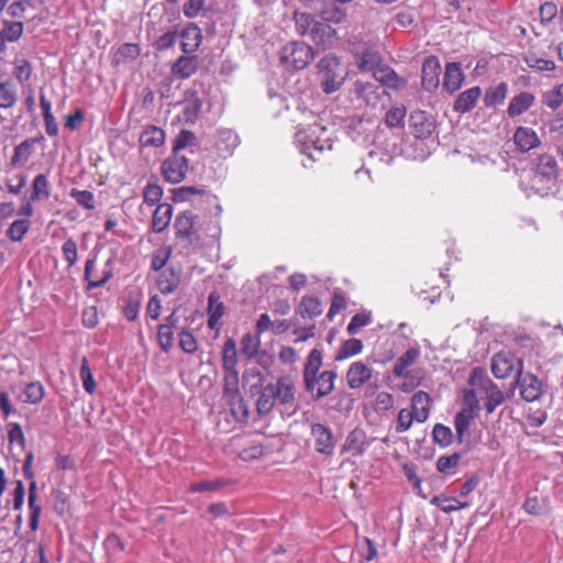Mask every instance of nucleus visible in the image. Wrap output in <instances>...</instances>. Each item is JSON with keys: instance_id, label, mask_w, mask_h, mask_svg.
<instances>
[{"instance_id": "nucleus-1", "label": "nucleus", "mask_w": 563, "mask_h": 563, "mask_svg": "<svg viewBox=\"0 0 563 563\" xmlns=\"http://www.w3.org/2000/svg\"><path fill=\"white\" fill-rule=\"evenodd\" d=\"M322 365V353L318 349H313L307 356L303 366V384L305 389L311 395L313 400H320L329 396L334 390V382L338 373L332 369L320 372Z\"/></svg>"}, {"instance_id": "nucleus-2", "label": "nucleus", "mask_w": 563, "mask_h": 563, "mask_svg": "<svg viewBox=\"0 0 563 563\" xmlns=\"http://www.w3.org/2000/svg\"><path fill=\"white\" fill-rule=\"evenodd\" d=\"M173 199L176 202L188 200L195 205L206 203L212 219H210L206 227L202 225V240L205 238L217 240L220 236L221 228L219 219L222 208L216 195L206 190L203 187L183 186L173 190Z\"/></svg>"}, {"instance_id": "nucleus-3", "label": "nucleus", "mask_w": 563, "mask_h": 563, "mask_svg": "<svg viewBox=\"0 0 563 563\" xmlns=\"http://www.w3.org/2000/svg\"><path fill=\"white\" fill-rule=\"evenodd\" d=\"M317 68L320 88L327 95L338 91L349 75L346 66L333 54L323 56L318 62Z\"/></svg>"}, {"instance_id": "nucleus-4", "label": "nucleus", "mask_w": 563, "mask_h": 563, "mask_svg": "<svg viewBox=\"0 0 563 563\" xmlns=\"http://www.w3.org/2000/svg\"><path fill=\"white\" fill-rule=\"evenodd\" d=\"M327 134V129L320 124L310 125L308 131H299L296 135L300 144V152L311 162L319 159V155L325 150L332 148V143Z\"/></svg>"}, {"instance_id": "nucleus-5", "label": "nucleus", "mask_w": 563, "mask_h": 563, "mask_svg": "<svg viewBox=\"0 0 563 563\" xmlns=\"http://www.w3.org/2000/svg\"><path fill=\"white\" fill-rule=\"evenodd\" d=\"M313 56V48L302 41L289 42L280 51L282 64L296 70L306 68Z\"/></svg>"}, {"instance_id": "nucleus-6", "label": "nucleus", "mask_w": 563, "mask_h": 563, "mask_svg": "<svg viewBox=\"0 0 563 563\" xmlns=\"http://www.w3.org/2000/svg\"><path fill=\"white\" fill-rule=\"evenodd\" d=\"M175 235L178 240L190 245H198L202 242V224L198 223L191 211H183L177 214L174 223Z\"/></svg>"}, {"instance_id": "nucleus-7", "label": "nucleus", "mask_w": 563, "mask_h": 563, "mask_svg": "<svg viewBox=\"0 0 563 563\" xmlns=\"http://www.w3.org/2000/svg\"><path fill=\"white\" fill-rule=\"evenodd\" d=\"M189 161L180 153H173L162 162L161 174L165 181L169 184L181 183L188 173Z\"/></svg>"}, {"instance_id": "nucleus-8", "label": "nucleus", "mask_w": 563, "mask_h": 563, "mask_svg": "<svg viewBox=\"0 0 563 563\" xmlns=\"http://www.w3.org/2000/svg\"><path fill=\"white\" fill-rule=\"evenodd\" d=\"M519 364L516 383L520 388L522 399L528 402L539 400L544 393L542 382L532 373H523L522 361Z\"/></svg>"}, {"instance_id": "nucleus-9", "label": "nucleus", "mask_w": 563, "mask_h": 563, "mask_svg": "<svg viewBox=\"0 0 563 563\" xmlns=\"http://www.w3.org/2000/svg\"><path fill=\"white\" fill-rule=\"evenodd\" d=\"M559 176V165L556 158L550 154H541L534 159L533 181L554 185Z\"/></svg>"}, {"instance_id": "nucleus-10", "label": "nucleus", "mask_w": 563, "mask_h": 563, "mask_svg": "<svg viewBox=\"0 0 563 563\" xmlns=\"http://www.w3.org/2000/svg\"><path fill=\"white\" fill-rule=\"evenodd\" d=\"M352 92L368 107H376L385 90L375 80L357 79L353 82Z\"/></svg>"}, {"instance_id": "nucleus-11", "label": "nucleus", "mask_w": 563, "mask_h": 563, "mask_svg": "<svg viewBox=\"0 0 563 563\" xmlns=\"http://www.w3.org/2000/svg\"><path fill=\"white\" fill-rule=\"evenodd\" d=\"M311 435L313 437L314 449L318 453L324 455L333 454L335 441L330 428L322 423H313L311 426Z\"/></svg>"}, {"instance_id": "nucleus-12", "label": "nucleus", "mask_w": 563, "mask_h": 563, "mask_svg": "<svg viewBox=\"0 0 563 563\" xmlns=\"http://www.w3.org/2000/svg\"><path fill=\"white\" fill-rule=\"evenodd\" d=\"M409 129L415 137L424 140L431 136L434 121L424 111H412L409 117Z\"/></svg>"}, {"instance_id": "nucleus-13", "label": "nucleus", "mask_w": 563, "mask_h": 563, "mask_svg": "<svg viewBox=\"0 0 563 563\" xmlns=\"http://www.w3.org/2000/svg\"><path fill=\"white\" fill-rule=\"evenodd\" d=\"M441 65L437 56L430 55L426 57L421 68V84L423 89L432 91L440 84Z\"/></svg>"}, {"instance_id": "nucleus-14", "label": "nucleus", "mask_w": 563, "mask_h": 563, "mask_svg": "<svg viewBox=\"0 0 563 563\" xmlns=\"http://www.w3.org/2000/svg\"><path fill=\"white\" fill-rule=\"evenodd\" d=\"M366 432L361 428H355L349 432L342 450L350 453L352 456H362L371 444Z\"/></svg>"}, {"instance_id": "nucleus-15", "label": "nucleus", "mask_w": 563, "mask_h": 563, "mask_svg": "<svg viewBox=\"0 0 563 563\" xmlns=\"http://www.w3.org/2000/svg\"><path fill=\"white\" fill-rule=\"evenodd\" d=\"M479 411L471 408H461L454 416L455 435L459 443H465L470 434L471 424L475 421Z\"/></svg>"}, {"instance_id": "nucleus-16", "label": "nucleus", "mask_w": 563, "mask_h": 563, "mask_svg": "<svg viewBox=\"0 0 563 563\" xmlns=\"http://www.w3.org/2000/svg\"><path fill=\"white\" fill-rule=\"evenodd\" d=\"M240 144L239 135L231 129H219L214 139V147L221 157L231 156Z\"/></svg>"}, {"instance_id": "nucleus-17", "label": "nucleus", "mask_w": 563, "mask_h": 563, "mask_svg": "<svg viewBox=\"0 0 563 563\" xmlns=\"http://www.w3.org/2000/svg\"><path fill=\"white\" fill-rule=\"evenodd\" d=\"M373 375V369L362 361L353 362L346 371V384L351 389L361 388Z\"/></svg>"}, {"instance_id": "nucleus-18", "label": "nucleus", "mask_w": 563, "mask_h": 563, "mask_svg": "<svg viewBox=\"0 0 563 563\" xmlns=\"http://www.w3.org/2000/svg\"><path fill=\"white\" fill-rule=\"evenodd\" d=\"M309 37L316 45L331 47L338 40V34L335 29L330 24L322 20H317L316 23H313Z\"/></svg>"}, {"instance_id": "nucleus-19", "label": "nucleus", "mask_w": 563, "mask_h": 563, "mask_svg": "<svg viewBox=\"0 0 563 563\" xmlns=\"http://www.w3.org/2000/svg\"><path fill=\"white\" fill-rule=\"evenodd\" d=\"M180 47L184 54L195 53L202 42V33L200 27L191 22L188 23L179 34Z\"/></svg>"}, {"instance_id": "nucleus-20", "label": "nucleus", "mask_w": 563, "mask_h": 563, "mask_svg": "<svg viewBox=\"0 0 563 563\" xmlns=\"http://www.w3.org/2000/svg\"><path fill=\"white\" fill-rule=\"evenodd\" d=\"M199 59L197 55L184 54L172 65V74L178 79H187L198 70Z\"/></svg>"}, {"instance_id": "nucleus-21", "label": "nucleus", "mask_w": 563, "mask_h": 563, "mask_svg": "<svg viewBox=\"0 0 563 563\" xmlns=\"http://www.w3.org/2000/svg\"><path fill=\"white\" fill-rule=\"evenodd\" d=\"M43 139V135H40L37 137H29L22 141L20 144H18L14 147L13 155L11 156L10 166L15 168L26 164L33 155L34 145L41 142Z\"/></svg>"}, {"instance_id": "nucleus-22", "label": "nucleus", "mask_w": 563, "mask_h": 563, "mask_svg": "<svg viewBox=\"0 0 563 563\" xmlns=\"http://www.w3.org/2000/svg\"><path fill=\"white\" fill-rule=\"evenodd\" d=\"M318 16L325 23H342L346 19V10L334 2L321 1L320 7L314 8Z\"/></svg>"}, {"instance_id": "nucleus-23", "label": "nucleus", "mask_w": 563, "mask_h": 563, "mask_svg": "<svg viewBox=\"0 0 563 563\" xmlns=\"http://www.w3.org/2000/svg\"><path fill=\"white\" fill-rule=\"evenodd\" d=\"M482 95L478 86L462 91L453 103V110L457 113H467L473 110Z\"/></svg>"}, {"instance_id": "nucleus-24", "label": "nucleus", "mask_w": 563, "mask_h": 563, "mask_svg": "<svg viewBox=\"0 0 563 563\" xmlns=\"http://www.w3.org/2000/svg\"><path fill=\"white\" fill-rule=\"evenodd\" d=\"M514 142L518 151L527 153L540 145V139L531 128L519 126L514 134Z\"/></svg>"}, {"instance_id": "nucleus-25", "label": "nucleus", "mask_w": 563, "mask_h": 563, "mask_svg": "<svg viewBox=\"0 0 563 563\" xmlns=\"http://www.w3.org/2000/svg\"><path fill=\"white\" fill-rule=\"evenodd\" d=\"M276 400L285 407H292L295 405L296 387L289 377H280L274 384Z\"/></svg>"}, {"instance_id": "nucleus-26", "label": "nucleus", "mask_w": 563, "mask_h": 563, "mask_svg": "<svg viewBox=\"0 0 563 563\" xmlns=\"http://www.w3.org/2000/svg\"><path fill=\"white\" fill-rule=\"evenodd\" d=\"M180 278V269L168 267L158 276L157 287L163 295H170L179 287Z\"/></svg>"}, {"instance_id": "nucleus-27", "label": "nucleus", "mask_w": 563, "mask_h": 563, "mask_svg": "<svg viewBox=\"0 0 563 563\" xmlns=\"http://www.w3.org/2000/svg\"><path fill=\"white\" fill-rule=\"evenodd\" d=\"M225 313V306L220 300L217 291H211L208 296V327L210 329H219L220 319Z\"/></svg>"}, {"instance_id": "nucleus-28", "label": "nucleus", "mask_w": 563, "mask_h": 563, "mask_svg": "<svg viewBox=\"0 0 563 563\" xmlns=\"http://www.w3.org/2000/svg\"><path fill=\"white\" fill-rule=\"evenodd\" d=\"M464 80V74L459 63H449L445 66V73L443 76V88L453 93L460 89Z\"/></svg>"}, {"instance_id": "nucleus-29", "label": "nucleus", "mask_w": 563, "mask_h": 563, "mask_svg": "<svg viewBox=\"0 0 563 563\" xmlns=\"http://www.w3.org/2000/svg\"><path fill=\"white\" fill-rule=\"evenodd\" d=\"M166 139L165 131L156 125H147L141 132L139 143L141 147H161Z\"/></svg>"}, {"instance_id": "nucleus-30", "label": "nucleus", "mask_w": 563, "mask_h": 563, "mask_svg": "<svg viewBox=\"0 0 563 563\" xmlns=\"http://www.w3.org/2000/svg\"><path fill=\"white\" fill-rule=\"evenodd\" d=\"M534 100V96L528 91H522L516 95L515 97L511 98L508 104V115L515 118L525 113L533 104Z\"/></svg>"}, {"instance_id": "nucleus-31", "label": "nucleus", "mask_w": 563, "mask_h": 563, "mask_svg": "<svg viewBox=\"0 0 563 563\" xmlns=\"http://www.w3.org/2000/svg\"><path fill=\"white\" fill-rule=\"evenodd\" d=\"M276 394L274 389V384H267L263 386L260 391V396L256 401V411L260 416L268 415L275 404H276Z\"/></svg>"}, {"instance_id": "nucleus-32", "label": "nucleus", "mask_w": 563, "mask_h": 563, "mask_svg": "<svg viewBox=\"0 0 563 563\" xmlns=\"http://www.w3.org/2000/svg\"><path fill=\"white\" fill-rule=\"evenodd\" d=\"M427 419L428 413L424 409H421L418 412H412L411 410L404 408L398 413L395 430L397 433H402L410 429L413 420L418 422H424Z\"/></svg>"}, {"instance_id": "nucleus-33", "label": "nucleus", "mask_w": 563, "mask_h": 563, "mask_svg": "<svg viewBox=\"0 0 563 563\" xmlns=\"http://www.w3.org/2000/svg\"><path fill=\"white\" fill-rule=\"evenodd\" d=\"M173 207L169 203H159L152 217V230L156 233L163 232L170 223Z\"/></svg>"}, {"instance_id": "nucleus-34", "label": "nucleus", "mask_w": 563, "mask_h": 563, "mask_svg": "<svg viewBox=\"0 0 563 563\" xmlns=\"http://www.w3.org/2000/svg\"><path fill=\"white\" fill-rule=\"evenodd\" d=\"M430 503L446 514L466 508L470 505L467 500L455 498L453 495H433Z\"/></svg>"}, {"instance_id": "nucleus-35", "label": "nucleus", "mask_w": 563, "mask_h": 563, "mask_svg": "<svg viewBox=\"0 0 563 563\" xmlns=\"http://www.w3.org/2000/svg\"><path fill=\"white\" fill-rule=\"evenodd\" d=\"M514 367V358L510 354L497 353L492 360V372L496 378L507 377Z\"/></svg>"}, {"instance_id": "nucleus-36", "label": "nucleus", "mask_w": 563, "mask_h": 563, "mask_svg": "<svg viewBox=\"0 0 563 563\" xmlns=\"http://www.w3.org/2000/svg\"><path fill=\"white\" fill-rule=\"evenodd\" d=\"M296 311L303 319H314L322 313V305L317 297L303 296Z\"/></svg>"}, {"instance_id": "nucleus-37", "label": "nucleus", "mask_w": 563, "mask_h": 563, "mask_svg": "<svg viewBox=\"0 0 563 563\" xmlns=\"http://www.w3.org/2000/svg\"><path fill=\"white\" fill-rule=\"evenodd\" d=\"M374 80L391 89H398L405 85V79L389 67L374 70Z\"/></svg>"}, {"instance_id": "nucleus-38", "label": "nucleus", "mask_w": 563, "mask_h": 563, "mask_svg": "<svg viewBox=\"0 0 563 563\" xmlns=\"http://www.w3.org/2000/svg\"><path fill=\"white\" fill-rule=\"evenodd\" d=\"M508 93V85L506 82H499L494 87H489L484 96V104L487 108H492L504 103Z\"/></svg>"}, {"instance_id": "nucleus-39", "label": "nucleus", "mask_w": 563, "mask_h": 563, "mask_svg": "<svg viewBox=\"0 0 563 563\" xmlns=\"http://www.w3.org/2000/svg\"><path fill=\"white\" fill-rule=\"evenodd\" d=\"M468 384L478 391H486L496 384L487 376L483 367H474L468 377Z\"/></svg>"}, {"instance_id": "nucleus-40", "label": "nucleus", "mask_w": 563, "mask_h": 563, "mask_svg": "<svg viewBox=\"0 0 563 563\" xmlns=\"http://www.w3.org/2000/svg\"><path fill=\"white\" fill-rule=\"evenodd\" d=\"M51 196L49 191V183L47 176L45 174H38L34 177L32 181V192L30 200L31 201H40L46 200Z\"/></svg>"}, {"instance_id": "nucleus-41", "label": "nucleus", "mask_w": 563, "mask_h": 563, "mask_svg": "<svg viewBox=\"0 0 563 563\" xmlns=\"http://www.w3.org/2000/svg\"><path fill=\"white\" fill-rule=\"evenodd\" d=\"M18 101V92L13 82H0V109H11Z\"/></svg>"}, {"instance_id": "nucleus-42", "label": "nucleus", "mask_w": 563, "mask_h": 563, "mask_svg": "<svg viewBox=\"0 0 563 563\" xmlns=\"http://www.w3.org/2000/svg\"><path fill=\"white\" fill-rule=\"evenodd\" d=\"M363 350V342L360 339H349L342 342L340 345L334 360L335 361H343L345 358L352 357L354 355H357Z\"/></svg>"}, {"instance_id": "nucleus-43", "label": "nucleus", "mask_w": 563, "mask_h": 563, "mask_svg": "<svg viewBox=\"0 0 563 563\" xmlns=\"http://www.w3.org/2000/svg\"><path fill=\"white\" fill-rule=\"evenodd\" d=\"M407 109L405 106H393L385 113L384 122L389 129H399L405 126Z\"/></svg>"}, {"instance_id": "nucleus-44", "label": "nucleus", "mask_w": 563, "mask_h": 563, "mask_svg": "<svg viewBox=\"0 0 563 563\" xmlns=\"http://www.w3.org/2000/svg\"><path fill=\"white\" fill-rule=\"evenodd\" d=\"M294 21L297 33L301 36H309L317 19L311 13L295 11Z\"/></svg>"}, {"instance_id": "nucleus-45", "label": "nucleus", "mask_w": 563, "mask_h": 563, "mask_svg": "<svg viewBox=\"0 0 563 563\" xmlns=\"http://www.w3.org/2000/svg\"><path fill=\"white\" fill-rule=\"evenodd\" d=\"M198 140L194 132L183 129L173 141L172 152L180 153L187 147H197Z\"/></svg>"}, {"instance_id": "nucleus-46", "label": "nucleus", "mask_w": 563, "mask_h": 563, "mask_svg": "<svg viewBox=\"0 0 563 563\" xmlns=\"http://www.w3.org/2000/svg\"><path fill=\"white\" fill-rule=\"evenodd\" d=\"M24 24L21 21L3 20L0 34L7 42H16L21 38Z\"/></svg>"}, {"instance_id": "nucleus-47", "label": "nucleus", "mask_w": 563, "mask_h": 563, "mask_svg": "<svg viewBox=\"0 0 563 563\" xmlns=\"http://www.w3.org/2000/svg\"><path fill=\"white\" fill-rule=\"evenodd\" d=\"M236 344L232 338H228L222 347V367L224 371L236 369Z\"/></svg>"}, {"instance_id": "nucleus-48", "label": "nucleus", "mask_w": 563, "mask_h": 563, "mask_svg": "<svg viewBox=\"0 0 563 563\" xmlns=\"http://www.w3.org/2000/svg\"><path fill=\"white\" fill-rule=\"evenodd\" d=\"M523 62L536 71H552L555 69V63L551 59L539 57L536 53H527L523 55Z\"/></svg>"}, {"instance_id": "nucleus-49", "label": "nucleus", "mask_w": 563, "mask_h": 563, "mask_svg": "<svg viewBox=\"0 0 563 563\" xmlns=\"http://www.w3.org/2000/svg\"><path fill=\"white\" fill-rule=\"evenodd\" d=\"M523 508L528 514L541 515L549 509V498L547 495L528 497L523 504Z\"/></svg>"}, {"instance_id": "nucleus-50", "label": "nucleus", "mask_w": 563, "mask_h": 563, "mask_svg": "<svg viewBox=\"0 0 563 563\" xmlns=\"http://www.w3.org/2000/svg\"><path fill=\"white\" fill-rule=\"evenodd\" d=\"M141 49L137 44L124 43L117 49L113 60L115 64L133 60L139 57Z\"/></svg>"}, {"instance_id": "nucleus-51", "label": "nucleus", "mask_w": 563, "mask_h": 563, "mask_svg": "<svg viewBox=\"0 0 563 563\" xmlns=\"http://www.w3.org/2000/svg\"><path fill=\"white\" fill-rule=\"evenodd\" d=\"M230 410L234 419L239 422H247L249 408L241 395H233L230 400Z\"/></svg>"}, {"instance_id": "nucleus-52", "label": "nucleus", "mask_w": 563, "mask_h": 563, "mask_svg": "<svg viewBox=\"0 0 563 563\" xmlns=\"http://www.w3.org/2000/svg\"><path fill=\"white\" fill-rule=\"evenodd\" d=\"M455 437L456 435L452 432V430L442 423H437L433 427V430H432L433 441H434V443L439 444L442 448H446V446L451 445L453 443Z\"/></svg>"}, {"instance_id": "nucleus-53", "label": "nucleus", "mask_w": 563, "mask_h": 563, "mask_svg": "<svg viewBox=\"0 0 563 563\" xmlns=\"http://www.w3.org/2000/svg\"><path fill=\"white\" fill-rule=\"evenodd\" d=\"M225 485L223 478L201 479L190 485V493L216 492L223 489Z\"/></svg>"}, {"instance_id": "nucleus-54", "label": "nucleus", "mask_w": 563, "mask_h": 563, "mask_svg": "<svg viewBox=\"0 0 563 563\" xmlns=\"http://www.w3.org/2000/svg\"><path fill=\"white\" fill-rule=\"evenodd\" d=\"M30 229V221L26 219H19L13 221L7 230L8 238L13 242H20Z\"/></svg>"}, {"instance_id": "nucleus-55", "label": "nucleus", "mask_w": 563, "mask_h": 563, "mask_svg": "<svg viewBox=\"0 0 563 563\" xmlns=\"http://www.w3.org/2000/svg\"><path fill=\"white\" fill-rule=\"evenodd\" d=\"M486 394V402L484 405L487 413H493L494 410L505 401L504 393L498 388L497 385L493 386Z\"/></svg>"}, {"instance_id": "nucleus-56", "label": "nucleus", "mask_w": 563, "mask_h": 563, "mask_svg": "<svg viewBox=\"0 0 563 563\" xmlns=\"http://www.w3.org/2000/svg\"><path fill=\"white\" fill-rule=\"evenodd\" d=\"M69 196L76 200V202L85 208L86 210H92L96 207V199L93 192L89 190H80L73 188Z\"/></svg>"}, {"instance_id": "nucleus-57", "label": "nucleus", "mask_w": 563, "mask_h": 563, "mask_svg": "<svg viewBox=\"0 0 563 563\" xmlns=\"http://www.w3.org/2000/svg\"><path fill=\"white\" fill-rule=\"evenodd\" d=\"M380 56L377 52L366 49L364 51L357 59V67L362 71L374 70L375 67L379 64Z\"/></svg>"}, {"instance_id": "nucleus-58", "label": "nucleus", "mask_w": 563, "mask_h": 563, "mask_svg": "<svg viewBox=\"0 0 563 563\" xmlns=\"http://www.w3.org/2000/svg\"><path fill=\"white\" fill-rule=\"evenodd\" d=\"M24 402L38 404L44 397V386L40 382H32L24 388Z\"/></svg>"}, {"instance_id": "nucleus-59", "label": "nucleus", "mask_w": 563, "mask_h": 563, "mask_svg": "<svg viewBox=\"0 0 563 563\" xmlns=\"http://www.w3.org/2000/svg\"><path fill=\"white\" fill-rule=\"evenodd\" d=\"M543 103L552 110L559 109L563 104V84L547 91L543 95Z\"/></svg>"}, {"instance_id": "nucleus-60", "label": "nucleus", "mask_w": 563, "mask_h": 563, "mask_svg": "<svg viewBox=\"0 0 563 563\" xmlns=\"http://www.w3.org/2000/svg\"><path fill=\"white\" fill-rule=\"evenodd\" d=\"M80 379L82 380V387L88 394H93L96 389V383L89 367V363L87 357H82L80 371H79Z\"/></svg>"}, {"instance_id": "nucleus-61", "label": "nucleus", "mask_w": 563, "mask_h": 563, "mask_svg": "<svg viewBox=\"0 0 563 563\" xmlns=\"http://www.w3.org/2000/svg\"><path fill=\"white\" fill-rule=\"evenodd\" d=\"M174 342V330L169 329L168 325L159 324L157 327V343L161 350L168 353Z\"/></svg>"}, {"instance_id": "nucleus-62", "label": "nucleus", "mask_w": 563, "mask_h": 563, "mask_svg": "<svg viewBox=\"0 0 563 563\" xmlns=\"http://www.w3.org/2000/svg\"><path fill=\"white\" fill-rule=\"evenodd\" d=\"M461 460L460 453H453L451 455H442L437 461V470L443 474H451L457 466Z\"/></svg>"}, {"instance_id": "nucleus-63", "label": "nucleus", "mask_w": 563, "mask_h": 563, "mask_svg": "<svg viewBox=\"0 0 563 563\" xmlns=\"http://www.w3.org/2000/svg\"><path fill=\"white\" fill-rule=\"evenodd\" d=\"M260 344L261 341L258 335H252L251 333L244 334L241 340L242 352L249 358L254 357L258 353Z\"/></svg>"}, {"instance_id": "nucleus-64", "label": "nucleus", "mask_w": 563, "mask_h": 563, "mask_svg": "<svg viewBox=\"0 0 563 563\" xmlns=\"http://www.w3.org/2000/svg\"><path fill=\"white\" fill-rule=\"evenodd\" d=\"M177 37H178V32L175 27H173V29L168 30L167 32H165L164 34L159 35L155 40L153 46L157 51H166L175 45Z\"/></svg>"}]
</instances>
